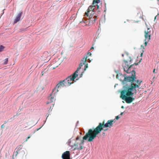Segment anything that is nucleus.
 <instances>
[{"label":"nucleus","instance_id":"obj_1","mask_svg":"<svg viewBox=\"0 0 159 159\" xmlns=\"http://www.w3.org/2000/svg\"><path fill=\"white\" fill-rule=\"evenodd\" d=\"M142 82V80H137V84H132L130 86H124L123 90L120 92V98L127 103H131L134 98L131 96L134 93H136V89L140 87Z\"/></svg>","mask_w":159,"mask_h":159},{"label":"nucleus","instance_id":"obj_2","mask_svg":"<svg viewBox=\"0 0 159 159\" xmlns=\"http://www.w3.org/2000/svg\"><path fill=\"white\" fill-rule=\"evenodd\" d=\"M114 120H109L106 123H105V121L104 120L102 123H99L96 128L89 129L85 135L83 137V139L86 140L89 138L88 140V141H93L97 135L103 130V127L111 128L112 127L113 125V122H115Z\"/></svg>","mask_w":159,"mask_h":159},{"label":"nucleus","instance_id":"obj_3","mask_svg":"<svg viewBox=\"0 0 159 159\" xmlns=\"http://www.w3.org/2000/svg\"><path fill=\"white\" fill-rule=\"evenodd\" d=\"M116 78L122 82L124 86H130L132 84H137V80H135L136 79V77L132 76L131 75L126 77L122 74H118L116 75Z\"/></svg>","mask_w":159,"mask_h":159},{"label":"nucleus","instance_id":"obj_4","mask_svg":"<svg viewBox=\"0 0 159 159\" xmlns=\"http://www.w3.org/2000/svg\"><path fill=\"white\" fill-rule=\"evenodd\" d=\"M132 60L130 58H129L128 60H124L122 64V66L124 70L127 73H131L132 76L135 77V72L134 69L132 68V66L134 64L137 65V63L131 64Z\"/></svg>","mask_w":159,"mask_h":159},{"label":"nucleus","instance_id":"obj_5","mask_svg":"<svg viewBox=\"0 0 159 159\" xmlns=\"http://www.w3.org/2000/svg\"><path fill=\"white\" fill-rule=\"evenodd\" d=\"M80 70V67H78L75 71L73 74L72 76H70L66 79L62 81L64 86L66 87L70 86L71 84L73 83V81L75 79L78 77V71Z\"/></svg>","mask_w":159,"mask_h":159},{"label":"nucleus","instance_id":"obj_6","mask_svg":"<svg viewBox=\"0 0 159 159\" xmlns=\"http://www.w3.org/2000/svg\"><path fill=\"white\" fill-rule=\"evenodd\" d=\"M100 2V0H93L91 6L88 7L87 12H85L84 16H88L89 15H93L94 14V11L95 8V4H98Z\"/></svg>","mask_w":159,"mask_h":159},{"label":"nucleus","instance_id":"obj_7","mask_svg":"<svg viewBox=\"0 0 159 159\" xmlns=\"http://www.w3.org/2000/svg\"><path fill=\"white\" fill-rule=\"evenodd\" d=\"M54 96L52 94H50L48 97V101L47 103V107L48 111H52V110L54 104V102L55 99L54 98Z\"/></svg>","mask_w":159,"mask_h":159},{"label":"nucleus","instance_id":"obj_8","mask_svg":"<svg viewBox=\"0 0 159 159\" xmlns=\"http://www.w3.org/2000/svg\"><path fill=\"white\" fill-rule=\"evenodd\" d=\"M61 61L60 59L56 57L51 62V68L55 69L61 63Z\"/></svg>","mask_w":159,"mask_h":159},{"label":"nucleus","instance_id":"obj_9","mask_svg":"<svg viewBox=\"0 0 159 159\" xmlns=\"http://www.w3.org/2000/svg\"><path fill=\"white\" fill-rule=\"evenodd\" d=\"M64 86L62 81H61L56 85V87L53 89L52 92L51 94L55 96L56 94L58 92L62 87Z\"/></svg>","mask_w":159,"mask_h":159},{"label":"nucleus","instance_id":"obj_10","mask_svg":"<svg viewBox=\"0 0 159 159\" xmlns=\"http://www.w3.org/2000/svg\"><path fill=\"white\" fill-rule=\"evenodd\" d=\"M83 142L82 141H81L80 143H77V144H75L74 145H71L70 142L69 143V145L71 147L75 146V147L74 149V150L76 149L81 150L83 148Z\"/></svg>","mask_w":159,"mask_h":159},{"label":"nucleus","instance_id":"obj_11","mask_svg":"<svg viewBox=\"0 0 159 159\" xmlns=\"http://www.w3.org/2000/svg\"><path fill=\"white\" fill-rule=\"evenodd\" d=\"M151 30L149 28H148L147 30L144 31V37L146 40L149 41L150 39L151 35Z\"/></svg>","mask_w":159,"mask_h":159},{"label":"nucleus","instance_id":"obj_12","mask_svg":"<svg viewBox=\"0 0 159 159\" xmlns=\"http://www.w3.org/2000/svg\"><path fill=\"white\" fill-rule=\"evenodd\" d=\"M92 54L90 52H88L86 55L81 60V61L79 65V67H80V69L81 67L85 63L87 60L88 57L89 56H91Z\"/></svg>","mask_w":159,"mask_h":159},{"label":"nucleus","instance_id":"obj_13","mask_svg":"<svg viewBox=\"0 0 159 159\" xmlns=\"http://www.w3.org/2000/svg\"><path fill=\"white\" fill-rule=\"evenodd\" d=\"M70 152L66 151L62 154V159H70Z\"/></svg>","mask_w":159,"mask_h":159},{"label":"nucleus","instance_id":"obj_14","mask_svg":"<svg viewBox=\"0 0 159 159\" xmlns=\"http://www.w3.org/2000/svg\"><path fill=\"white\" fill-rule=\"evenodd\" d=\"M93 15H89V20L90 23H93L95 22L97 19V16H93Z\"/></svg>","mask_w":159,"mask_h":159},{"label":"nucleus","instance_id":"obj_15","mask_svg":"<svg viewBox=\"0 0 159 159\" xmlns=\"http://www.w3.org/2000/svg\"><path fill=\"white\" fill-rule=\"evenodd\" d=\"M22 14V12H20L18 14V15L14 20V24L16 23L20 20L21 16Z\"/></svg>","mask_w":159,"mask_h":159},{"label":"nucleus","instance_id":"obj_16","mask_svg":"<svg viewBox=\"0 0 159 159\" xmlns=\"http://www.w3.org/2000/svg\"><path fill=\"white\" fill-rule=\"evenodd\" d=\"M22 146L21 145H19V146L17 147L16 148H17V151L19 152L20 150H21L22 148Z\"/></svg>","mask_w":159,"mask_h":159},{"label":"nucleus","instance_id":"obj_17","mask_svg":"<svg viewBox=\"0 0 159 159\" xmlns=\"http://www.w3.org/2000/svg\"><path fill=\"white\" fill-rule=\"evenodd\" d=\"M47 70H46V69H44L42 71L41 73H42V75L43 76V74L46 72L47 71Z\"/></svg>","mask_w":159,"mask_h":159},{"label":"nucleus","instance_id":"obj_18","mask_svg":"<svg viewBox=\"0 0 159 159\" xmlns=\"http://www.w3.org/2000/svg\"><path fill=\"white\" fill-rule=\"evenodd\" d=\"M4 48V47L2 45L0 46V52L2 51Z\"/></svg>","mask_w":159,"mask_h":159},{"label":"nucleus","instance_id":"obj_19","mask_svg":"<svg viewBox=\"0 0 159 159\" xmlns=\"http://www.w3.org/2000/svg\"><path fill=\"white\" fill-rule=\"evenodd\" d=\"M8 61V58H6L4 60V63H3V64H7V63Z\"/></svg>","mask_w":159,"mask_h":159},{"label":"nucleus","instance_id":"obj_20","mask_svg":"<svg viewBox=\"0 0 159 159\" xmlns=\"http://www.w3.org/2000/svg\"><path fill=\"white\" fill-rule=\"evenodd\" d=\"M149 41H148V40H146V39H144V41L145 42L144 43V44H145V47H146V46H147V44H148V42Z\"/></svg>","mask_w":159,"mask_h":159},{"label":"nucleus","instance_id":"obj_21","mask_svg":"<svg viewBox=\"0 0 159 159\" xmlns=\"http://www.w3.org/2000/svg\"><path fill=\"white\" fill-rule=\"evenodd\" d=\"M88 67V63H86L84 67V70L85 71Z\"/></svg>","mask_w":159,"mask_h":159},{"label":"nucleus","instance_id":"obj_22","mask_svg":"<svg viewBox=\"0 0 159 159\" xmlns=\"http://www.w3.org/2000/svg\"><path fill=\"white\" fill-rule=\"evenodd\" d=\"M18 151H16L15 152H14L15 154V156H16L18 153Z\"/></svg>","mask_w":159,"mask_h":159},{"label":"nucleus","instance_id":"obj_23","mask_svg":"<svg viewBox=\"0 0 159 159\" xmlns=\"http://www.w3.org/2000/svg\"><path fill=\"white\" fill-rule=\"evenodd\" d=\"M30 135H29L27 138V139H26V140H25V141H27L28 140V139H30Z\"/></svg>","mask_w":159,"mask_h":159},{"label":"nucleus","instance_id":"obj_24","mask_svg":"<svg viewBox=\"0 0 159 159\" xmlns=\"http://www.w3.org/2000/svg\"><path fill=\"white\" fill-rule=\"evenodd\" d=\"M48 53L47 52H45L43 53V55H46L47 54H48Z\"/></svg>","mask_w":159,"mask_h":159},{"label":"nucleus","instance_id":"obj_25","mask_svg":"<svg viewBox=\"0 0 159 159\" xmlns=\"http://www.w3.org/2000/svg\"><path fill=\"white\" fill-rule=\"evenodd\" d=\"M119 117L118 116H117L116 117V119L117 120H118L119 119Z\"/></svg>","mask_w":159,"mask_h":159},{"label":"nucleus","instance_id":"obj_26","mask_svg":"<svg viewBox=\"0 0 159 159\" xmlns=\"http://www.w3.org/2000/svg\"><path fill=\"white\" fill-rule=\"evenodd\" d=\"M96 5V6H97V9H98L99 8V6L98 5V4H95Z\"/></svg>","mask_w":159,"mask_h":159},{"label":"nucleus","instance_id":"obj_27","mask_svg":"<svg viewBox=\"0 0 159 159\" xmlns=\"http://www.w3.org/2000/svg\"><path fill=\"white\" fill-rule=\"evenodd\" d=\"M155 69H153V73H155L156 72H155Z\"/></svg>","mask_w":159,"mask_h":159},{"label":"nucleus","instance_id":"obj_28","mask_svg":"<svg viewBox=\"0 0 159 159\" xmlns=\"http://www.w3.org/2000/svg\"><path fill=\"white\" fill-rule=\"evenodd\" d=\"M79 139V137H77L76 138V140H78V139Z\"/></svg>","mask_w":159,"mask_h":159},{"label":"nucleus","instance_id":"obj_29","mask_svg":"<svg viewBox=\"0 0 159 159\" xmlns=\"http://www.w3.org/2000/svg\"><path fill=\"white\" fill-rule=\"evenodd\" d=\"M123 112H121V113H120V115L121 116H122V115H123Z\"/></svg>","mask_w":159,"mask_h":159},{"label":"nucleus","instance_id":"obj_30","mask_svg":"<svg viewBox=\"0 0 159 159\" xmlns=\"http://www.w3.org/2000/svg\"><path fill=\"white\" fill-rule=\"evenodd\" d=\"M107 130H108V129H103V130H104V131H107Z\"/></svg>","mask_w":159,"mask_h":159},{"label":"nucleus","instance_id":"obj_31","mask_svg":"<svg viewBox=\"0 0 159 159\" xmlns=\"http://www.w3.org/2000/svg\"><path fill=\"white\" fill-rule=\"evenodd\" d=\"M121 108H124V107L123 106H122L121 107Z\"/></svg>","mask_w":159,"mask_h":159},{"label":"nucleus","instance_id":"obj_32","mask_svg":"<svg viewBox=\"0 0 159 159\" xmlns=\"http://www.w3.org/2000/svg\"><path fill=\"white\" fill-rule=\"evenodd\" d=\"M91 50L92 49H93V47H92L91 48Z\"/></svg>","mask_w":159,"mask_h":159},{"label":"nucleus","instance_id":"obj_33","mask_svg":"<svg viewBox=\"0 0 159 159\" xmlns=\"http://www.w3.org/2000/svg\"><path fill=\"white\" fill-rule=\"evenodd\" d=\"M3 125H1V128H2L3 127Z\"/></svg>","mask_w":159,"mask_h":159},{"label":"nucleus","instance_id":"obj_34","mask_svg":"<svg viewBox=\"0 0 159 159\" xmlns=\"http://www.w3.org/2000/svg\"><path fill=\"white\" fill-rule=\"evenodd\" d=\"M13 156H14V155H13L12 156V159H14V158L13 157Z\"/></svg>","mask_w":159,"mask_h":159},{"label":"nucleus","instance_id":"obj_35","mask_svg":"<svg viewBox=\"0 0 159 159\" xmlns=\"http://www.w3.org/2000/svg\"><path fill=\"white\" fill-rule=\"evenodd\" d=\"M156 17H157V16H155V18H154L155 20L156 19Z\"/></svg>","mask_w":159,"mask_h":159},{"label":"nucleus","instance_id":"obj_36","mask_svg":"<svg viewBox=\"0 0 159 159\" xmlns=\"http://www.w3.org/2000/svg\"><path fill=\"white\" fill-rule=\"evenodd\" d=\"M142 54H143V53H142L141 54V56H142Z\"/></svg>","mask_w":159,"mask_h":159},{"label":"nucleus","instance_id":"obj_37","mask_svg":"<svg viewBox=\"0 0 159 159\" xmlns=\"http://www.w3.org/2000/svg\"><path fill=\"white\" fill-rule=\"evenodd\" d=\"M103 134H105V133H103Z\"/></svg>","mask_w":159,"mask_h":159},{"label":"nucleus","instance_id":"obj_38","mask_svg":"<svg viewBox=\"0 0 159 159\" xmlns=\"http://www.w3.org/2000/svg\"><path fill=\"white\" fill-rule=\"evenodd\" d=\"M157 1H159V0H157Z\"/></svg>","mask_w":159,"mask_h":159}]
</instances>
